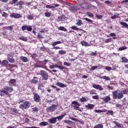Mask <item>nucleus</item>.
I'll return each mask as SVG.
<instances>
[{
	"label": "nucleus",
	"mask_w": 128,
	"mask_h": 128,
	"mask_svg": "<svg viewBox=\"0 0 128 128\" xmlns=\"http://www.w3.org/2000/svg\"><path fill=\"white\" fill-rule=\"evenodd\" d=\"M98 68V66H92L91 68V70H96V68Z\"/></svg>",
	"instance_id": "e2e57ef3"
},
{
	"label": "nucleus",
	"mask_w": 128,
	"mask_h": 128,
	"mask_svg": "<svg viewBox=\"0 0 128 128\" xmlns=\"http://www.w3.org/2000/svg\"><path fill=\"white\" fill-rule=\"evenodd\" d=\"M64 66H70V64L68 63V62H64Z\"/></svg>",
	"instance_id": "0e129e2a"
},
{
	"label": "nucleus",
	"mask_w": 128,
	"mask_h": 128,
	"mask_svg": "<svg viewBox=\"0 0 128 128\" xmlns=\"http://www.w3.org/2000/svg\"><path fill=\"white\" fill-rule=\"evenodd\" d=\"M80 6L82 8H84V10H88V8H90L88 4L86 2L80 4Z\"/></svg>",
	"instance_id": "9b49d317"
},
{
	"label": "nucleus",
	"mask_w": 128,
	"mask_h": 128,
	"mask_svg": "<svg viewBox=\"0 0 128 128\" xmlns=\"http://www.w3.org/2000/svg\"><path fill=\"white\" fill-rule=\"evenodd\" d=\"M104 128V125L102 124H98V125H96L94 126V128Z\"/></svg>",
	"instance_id": "72a5a7b5"
},
{
	"label": "nucleus",
	"mask_w": 128,
	"mask_h": 128,
	"mask_svg": "<svg viewBox=\"0 0 128 128\" xmlns=\"http://www.w3.org/2000/svg\"><path fill=\"white\" fill-rule=\"evenodd\" d=\"M27 30L28 32H32V26H27Z\"/></svg>",
	"instance_id": "3c124183"
},
{
	"label": "nucleus",
	"mask_w": 128,
	"mask_h": 128,
	"mask_svg": "<svg viewBox=\"0 0 128 128\" xmlns=\"http://www.w3.org/2000/svg\"><path fill=\"white\" fill-rule=\"evenodd\" d=\"M104 100V102H110V96H106Z\"/></svg>",
	"instance_id": "c9c22d12"
},
{
	"label": "nucleus",
	"mask_w": 128,
	"mask_h": 128,
	"mask_svg": "<svg viewBox=\"0 0 128 128\" xmlns=\"http://www.w3.org/2000/svg\"><path fill=\"white\" fill-rule=\"evenodd\" d=\"M48 122H50V124H56V117L52 118L48 120Z\"/></svg>",
	"instance_id": "4468645a"
},
{
	"label": "nucleus",
	"mask_w": 128,
	"mask_h": 128,
	"mask_svg": "<svg viewBox=\"0 0 128 128\" xmlns=\"http://www.w3.org/2000/svg\"><path fill=\"white\" fill-rule=\"evenodd\" d=\"M55 110H56V106L52 105L49 108H46L47 112H54Z\"/></svg>",
	"instance_id": "6e6552de"
},
{
	"label": "nucleus",
	"mask_w": 128,
	"mask_h": 128,
	"mask_svg": "<svg viewBox=\"0 0 128 128\" xmlns=\"http://www.w3.org/2000/svg\"><path fill=\"white\" fill-rule=\"evenodd\" d=\"M20 58L23 62H28V58L26 56H22L20 57Z\"/></svg>",
	"instance_id": "dca6fc26"
},
{
	"label": "nucleus",
	"mask_w": 128,
	"mask_h": 128,
	"mask_svg": "<svg viewBox=\"0 0 128 128\" xmlns=\"http://www.w3.org/2000/svg\"><path fill=\"white\" fill-rule=\"evenodd\" d=\"M96 18H97L98 20H100V18H102V15H96Z\"/></svg>",
	"instance_id": "69168bd1"
},
{
	"label": "nucleus",
	"mask_w": 128,
	"mask_h": 128,
	"mask_svg": "<svg viewBox=\"0 0 128 128\" xmlns=\"http://www.w3.org/2000/svg\"><path fill=\"white\" fill-rule=\"evenodd\" d=\"M51 88H56V92H58V90H60V88H56L54 85H50Z\"/></svg>",
	"instance_id": "79ce46f5"
},
{
	"label": "nucleus",
	"mask_w": 128,
	"mask_h": 128,
	"mask_svg": "<svg viewBox=\"0 0 128 128\" xmlns=\"http://www.w3.org/2000/svg\"><path fill=\"white\" fill-rule=\"evenodd\" d=\"M113 94V98L115 100H120L124 98V94L122 92L118 93V90H115L112 92Z\"/></svg>",
	"instance_id": "f03ea898"
},
{
	"label": "nucleus",
	"mask_w": 128,
	"mask_h": 128,
	"mask_svg": "<svg viewBox=\"0 0 128 128\" xmlns=\"http://www.w3.org/2000/svg\"><path fill=\"white\" fill-rule=\"evenodd\" d=\"M28 20H34V16L32 15H28L27 16Z\"/></svg>",
	"instance_id": "49530a36"
},
{
	"label": "nucleus",
	"mask_w": 128,
	"mask_h": 128,
	"mask_svg": "<svg viewBox=\"0 0 128 128\" xmlns=\"http://www.w3.org/2000/svg\"><path fill=\"white\" fill-rule=\"evenodd\" d=\"M36 79H38V77H34V78L31 80L30 82L31 84H38V80H36Z\"/></svg>",
	"instance_id": "2eb2a0df"
},
{
	"label": "nucleus",
	"mask_w": 128,
	"mask_h": 128,
	"mask_svg": "<svg viewBox=\"0 0 128 128\" xmlns=\"http://www.w3.org/2000/svg\"><path fill=\"white\" fill-rule=\"evenodd\" d=\"M20 14H14L13 13L12 14L10 15V17L11 18H20Z\"/></svg>",
	"instance_id": "ddd939ff"
},
{
	"label": "nucleus",
	"mask_w": 128,
	"mask_h": 128,
	"mask_svg": "<svg viewBox=\"0 0 128 128\" xmlns=\"http://www.w3.org/2000/svg\"><path fill=\"white\" fill-rule=\"evenodd\" d=\"M64 116H66V114H64L62 116H58L56 117V120H62V118H64Z\"/></svg>",
	"instance_id": "5701e85b"
},
{
	"label": "nucleus",
	"mask_w": 128,
	"mask_h": 128,
	"mask_svg": "<svg viewBox=\"0 0 128 128\" xmlns=\"http://www.w3.org/2000/svg\"><path fill=\"white\" fill-rule=\"evenodd\" d=\"M32 112H37L38 110V108H36V107H35V108H32Z\"/></svg>",
	"instance_id": "bf43d9fd"
},
{
	"label": "nucleus",
	"mask_w": 128,
	"mask_h": 128,
	"mask_svg": "<svg viewBox=\"0 0 128 128\" xmlns=\"http://www.w3.org/2000/svg\"><path fill=\"white\" fill-rule=\"evenodd\" d=\"M92 88L96 90H104V88H102V86L100 84H94L92 85Z\"/></svg>",
	"instance_id": "1a4fd4ad"
},
{
	"label": "nucleus",
	"mask_w": 128,
	"mask_h": 128,
	"mask_svg": "<svg viewBox=\"0 0 128 128\" xmlns=\"http://www.w3.org/2000/svg\"><path fill=\"white\" fill-rule=\"evenodd\" d=\"M2 66H6L7 64H8V60H3L2 62Z\"/></svg>",
	"instance_id": "412c9836"
},
{
	"label": "nucleus",
	"mask_w": 128,
	"mask_h": 128,
	"mask_svg": "<svg viewBox=\"0 0 128 128\" xmlns=\"http://www.w3.org/2000/svg\"><path fill=\"white\" fill-rule=\"evenodd\" d=\"M40 50L42 52H45L46 51V47L44 46H43L40 48Z\"/></svg>",
	"instance_id": "338daca9"
},
{
	"label": "nucleus",
	"mask_w": 128,
	"mask_h": 128,
	"mask_svg": "<svg viewBox=\"0 0 128 128\" xmlns=\"http://www.w3.org/2000/svg\"><path fill=\"white\" fill-rule=\"evenodd\" d=\"M67 6H70V10H72V12H76V10H78V7H76V6L74 4L68 3Z\"/></svg>",
	"instance_id": "0eeeda50"
},
{
	"label": "nucleus",
	"mask_w": 128,
	"mask_h": 128,
	"mask_svg": "<svg viewBox=\"0 0 128 128\" xmlns=\"http://www.w3.org/2000/svg\"><path fill=\"white\" fill-rule=\"evenodd\" d=\"M34 101L35 102H40L42 99L40 98V96L37 92H34Z\"/></svg>",
	"instance_id": "39448f33"
},
{
	"label": "nucleus",
	"mask_w": 128,
	"mask_h": 128,
	"mask_svg": "<svg viewBox=\"0 0 128 128\" xmlns=\"http://www.w3.org/2000/svg\"><path fill=\"white\" fill-rule=\"evenodd\" d=\"M48 122H42L40 123V126H48Z\"/></svg>",
	"instance_id": "a878e982"
},
{
	"label": "nucleus",
	"mask_w": 128,
	"mask_h": 128,
	"mask_svg": "<svg viewBox=\"0 0 128 128\" xmlns=\"http://www.w3.org/2000/svg\"><path fill=\"white\" fill-rule=\"evenodd\" d=\"M24 4V2L22 1H20L16 4V6H22V4Z\"/></svg>",
	"instance_id": "c03bdc74"
},
{
	"label": "nucleus",
	"mask_w": 128,
	"mask_h": 128,
	"mask_svg": "<svg viewBox=\"0 0 128 128\" xmlns=\"http://www.w3.org/2000/svg\"><path fill=\"white\" fill-rule=\"evenodd\" d=\"M100 78H103L104 80H110V78H109L108 76H102L100 77Z\"/></svg>",
	"instance_id": "7c9ffc66"
},
{
	"label": "nucleus",
	"mask_w": 128,
	"mask_h": 128,
	"mask_svg": "<svg viewBox=\"0 0 128 128\" xmlns=\"http://www.w3.org/2000/svg\"><path fill=\"white\" fill-rule=\"evenodd\" d=\"M20 40H22L23 42H28V38L26 37L21 36L19 38Z\"/></svg>",
	"instance_id": "c85d7f7f"
},
{
	"label": "nucleus",
	"mask_w": 128,
	"mask_h": 128,
	"mask_svg": "<svg viewBox=\"0 0 128 128\" xmlns=\"http://www.w3.org/2000/svg\"><path fill=\"white\" fill-rule=\"evenodd\" d=\"M57 68H60V70H68V68L66 67V66H58L57 65Z\"/></svg>",
	"instance_id": "cd10ccee"
},
{
	"label": "nucleus",
	"mask_w": 128,
	"mask_h": 128,
	"mask_svg": "<svg viewBox=\"0 0 128 128\" xmlns=\"http://www.w3.org/2000/svg\"><path fill=\"white\" fill-rule=\"evenodd\" d=\"M80 100L82 102H86V98L82 97V98L80 99Z\"/></svg>",
	"instance_id": "680f3d73"
},
{
	"label": "nucleus",
	"mask_w": 128,
	"mask_h": 128,
	"mask_svg": "<svg viewBox=\"0 0 128 128\" xmlns=\"http://www.w3.org/2000/svg\"><path fill=\"white\" fill-rule=\"evenodd\" d=\"M8 84L10 86H16V79H11L9 80Z\"/></svg>",
	"instance_id": "9d476101"
},
{
	"label": "nucleus",
	"mask_w": 128,
	"mask_h": 128,
	"mask_svg": "<svg viewBox=\"0 0 128 128\" xmlns=\"http://www.w3.org/2000/svg\"><path fill=\"white\" fill-rule=\"evenodd\" d=\"M18 0H12L11 2V4H16L18 2Z\"/></svg>",
	"instance_id": "13d9d810"
},
{
	"label": "nucleus",
	"mask_w": 128,
	"mask_h": 128,
	"mask_svg": "<svg viewBox=\"0 0 128 128\" xmlns=\"http://www.w3.org/2000/svg\"><path fill=\"white\" fill-rule=\"evenodd\" d=\"M46 8H54V6L52 5H46Z\"/></svg>",
	"instance_id": "6e6d98bb"
},
{
	"label": "nucleus",
	"mask_w": 128,
	"mask_h": 128,
	"mask_svg": "<svg viewBox=\"0 0 128 128\" xmlns=\"http://www.w3.org/2000/svg\"><path fill=\"white\" fill-rule=\"evenodd\" d=\"M56 86H59V88H66V84L60 82H58L56 84Z\"/></svg>",
	"instance_id": "f3484780"
},
{
	"label": "nucleus",
	"mask_w": 128,
	"mask_h": 128,
	"mask_svg": "<svg viewBox=\"0 0 128 128\" xmlns=\"http://www.w3.org/2000/svg\"><path fill=\"white\" fill-rule=\"evenodd\" d=\"M64 122H65V124H74V122L70 120H64Z\"/></svg>",
	"instance_id": "58836bf2"
},
{
	"label": "nucleus",
	"mask_w": 128,
	"mask_h": 128,
	"mask_svg": "<svg viewBox=\"0 0 128 128\" xmlns=\"http://www.w3.org/2000/svg\"><path fill=\"white\" fill-rule=\"evenodd\" d=\"M94 112H97L98 114H100V112H108V110H106V109H104L103 110H94Z\"/></svg>",
	"instance_id": "a211bd4d"
},
{
	"label": "nucleus",
	"mask_w": 128,
	"mask_h": 128,
	"mask_svg": "<svg viewBox=\"0 0 128 128\" xmlns=\"http://www.w3.org/2000/svg\"><path fill=\"white\" fill-rule=\"evenodd\" d=\"M120 24L122 26H123L124 28H128V24H127L126 22H120Z\"/></svg>",
	"instance_id": "b1692460"
},
{
	"label": "nucleus",
	"mask_w": 128,
	"mask_h": 128,
	"mask_svg": "<svg viewBox=\"0 0 128 128\" xmlns=\"http://www.w3.org/2000/svg\"><path fill=\"white\" fill-rule=\"evenodd\" d=\"M44 14H45V16H46V18H50V16H52V12H45Z\"/></svg>",
	"instance_id": "c756f323"
},
{
	"label": "nucleus",
	"mask_w": 128,
	"mask_h": 128,
	"mask_svg": "<svg viewBox=\"0 0 128 128\" xmlns=\"http://www.w3.org/2000/svg\"><path fill=\"white\" fill-rule=\"evenodd\" d=\"M0 92L3 94H6V96H10V92H14V88L8 86H5L2 90H0Z\"/></svg>",
	"instance_id": "f257e3e1"
},
{
	"label": "nucleus",
	"mask_w": 128,
	"mask_h": 128,
	"mask_svg": "<svg viewBox=\"0 0 128 128\" xmlns=\"http://www.w3.org/2000/svg\"><path fill=\"white\" fill-rule=\"evenodd\" d=\"M72 104H74L72 106L74 108V110H78V108H80V103H78L76 100L72 102Z\"/></svg>",
	"instance_id": "423d86ee"
},
{
	"label": "nucleus",
	"mask_w": 128,
	"mask_h": 128,
	"mask_svg": "<svg viewBox=\"0 0 128 128\" xmlns=\"http://www.w3.org/2000/svg\"><path fill=\"white\" fill-rule=\"evenodd\" d=\"M2 16H4V18H6L7 16H8V14L6 12H3V14H2Z\"/></svg>",
	"instance_id": "5fc2aeb1"
},
{
	"label": "nucleus",
	"mask_w": 128,
	"mask_h": 128,
	"mask_svg": "<svg viewBox=\"0 0 128 128\" xmlns=\"http://www.w3.org/2000/svg\"><path fill=\"white\" fill-rule=\"evenodd\" d=\"M59 54H66V52L64 50H60L58 51Z\"/></svg>",
	"instance_id": "e433bc0d"
},
{
	"label": "nucleus",
	"mask_w": 128,
	"mask_h": 128,
	"mask_svg": "<svg viewBox=\"0 0 128 128\" xmlns=\"http://www.w3.org/2000/svg\"><path fill=\"white\" fill-rule=\"evenodd\" d=\"M58 65H50V70H52L54 68H57Z\"/></svg>",
	"instance_id": "8fccbe9b"
},
{
	"label": "nucleus",
	"mask_w": 128,
	"mask_h": 128,
	"mask_svg": "<svg viewBox=\"0 0 128 128\" xmlns=\"http://www.w3.org/2000/svg\"><path fill=\"white\" fill-rule=\"evenodd\" d=\"M113 123L116 126L117 128H121L122 126L120 124L117 122L114 121L113 122Z\"/></svg>",
	"instance_id": "ea45409f"
},
{
	"label": "nucleus",
	"mask_w": 128,
	"mask_h": 128,
	"mask_svg": "<svg viewBox=\"0 0 128 128\" xmlns=\"http://www.w3.org/2000/svg\"><path fill=\"white\" fill-rule=\"evenodd\" d=\"M84 20H86V22H90V23H92V20L90 19V18H84Z\"/></svg>",
	"instance_id": "864d4df0"
},
{
	"label": "nucleus",
	"mask_w": 128,
	"mask_h": 128,
	"mask_svg": "<svg viewBox=\"0 0 128 128\" xmlns=\"http://www.w3.org/2000/svg\"><path fill=\"white\" fill-rule=\"evenodd\" d=\"M86 14H87V16H89V18H94V14H92L90 12H87Z\"/></svg>",
	"instance_id": "a19ab883"
},
{
	"label": "nucleus",
	"mask_w": 128,
	"mask_h": 128,
	"mask_svg": "<svg viewBox=\"0 0 128 128\" xmlns=\"http://www.w3.org/2000/svg\"><path fill=\"white\" fill-rule=\"evenodd\" d=\"M62 44V42L56 41V42H55L54 43H52V46H56V44Z\"/></svg>",
	"instance_id": "2f4dec72"
},
{
	"label": "nucleus",
	"mask_w": 128,
	"mask_h": 128,
	"mask_svg": "<svg viewBox=\"0 0 128 128\" xmlns=\"http://www.w3.org/2000/svg\"><path fill=\"white\" fill-rule=\"evenodd\" d=\"M70 28H72V30H82V29H80L76 26H72L70 27Z\"/></svg>",
	"instance_id": "aec40b11"
},
{
	"label": "nucleus",
	"mask_w": 128,
	"mask_h": 128,
	"mask_svg": "<svg viewBox=\"0 0 128 128\" xmlns=\"http://www.w3.org/2000/svg\"><path fill=\"white\" fill-rule=\"evenodd\" d=\"M40 74L42 76V80H48V74L46 71L41 70H40Z\"/></svg>",
	"instance_id": "7ed1b4c3"
},
{
	"label": "nucleus",
	"mask_w": 128,
	"mask_h": 128,
	"mask_svg": "<svg viewBox=\"0 0 128 128\" xmlns=\"http://www.w3.org/2000/svg\"><path fill=\"white\" fill-rule=\"evenodd\" d=\"M58 19L60 22H64V20H66V16L62 15L60 16H58Z\"/></svg>",
	"instance_id": "6ab92c4d"
},
{
	"label": "nucleus",
	"mask_w": 128,
	"mask_h": 128,
	"mask_svg": "<svg viewBox=\"0 0 128 128\" xmlns=\"http://www.w3.org/2000/svg\"><path fill=\"white\" fill-rule=\"evenodd\" d=\"M30 103L28 101H26L23 104H20V108L22 110H26V108H30Z\"/></svg>",
	"instance_id": "20e7f679"
},
{
	"label": "nucleus",
	"mask_w": 128,
	"mask_h": 128,
	"mask_svg": "<svg viewBox=\"0 0 128 128\" xmlns=\"http://www.w3.org/2000/svg\"><path fill=\"white\" fill-rule=\"evenodd\" d=\"M13 112H15V114H18V110L16 108H13Z\"/></svg>",
	"instance_id": "774afa93"
},
{
	"label": "nucleus",
	"mask_w": 128,
	"mask_h": 128,
	"mask_svg": "<svg viewBox=\"0 0 128 128\" xmlns=\"http://www.w3.org/2000/svg\"><path fill=\"white\" fill-rule=\"evenodd\" d=\"M85 106L88 110H94V104H88V105H86Z\"/></svg>",
	"instance_id": "f8f14e48"
},
{
	"label": "nucleus",
	"mask_w": 128,
	"mask_h": 128,
	"mask_svg": "<svg viewBox=\"0 0 128 128\" xmlns=\"http://www.w3.org/2000/svg\"><path fill=\"white\" fill-rule=\"evenodd\" d=\"M27 28H28V26H24L22 27V30L23 31L26 30H27Z\"/></svg>",
	"instance_id": "4d7b16f0"
},
{
	"label": "nucleus",
	"mask_w": 128,
	"mask_h": 128,
	"mask_svg": "<svg viewBox=\"0 0 128 128\" xmlns=\"http://www.w3.org/2000/svg\"><path fill=\"white\" fill-rule=\"evenodd\" d=\"M127 48H128V47H126V46H122V47H120L118 48V50H120V51L124 50H126Z\"/></svg>",
	"instance_id": "4c0bfd02"
},
{
	"label": "nucleus",
	"mask_w": 128,
	"mask_h": 128,
	"mask_svg": "<svg viewBox=\"0 0 128 128\" xmlns=\"http://www.w3.org/2000/svg\"><path fill=\"white\" fill-rule=\"evenodd\" d=\"M6 30H12V26H8L5 27Z\"/></svg>",
	"instance_id": "09e8293b"
},
{
	"label": "nucleus",
	"mask_w": 128,
	"mask_h": 128,
	"mask_svg": "<svg viewBox=\"0 0 128 128\" xmlns=\"http://www.w3.org/2000/svg\"><path fill=\"white\" fill-rule=\"evenodd\" d=\"M70 120H74V122H79L78 119L74 117L70 116Z\"/></svg>",
	"instance_id": "37998d69"
},
{
	"label": "nucleus",
	"mask_w": 128,
	"mask_h": 128,
	"mask_svg": "<svg viewBox=\"0 0 128 128\" xmlns=\"http://www.w3.org/2000/svg\"><path fill=\"white\" fill-rule=\"evenodd\" d=\"M112 42V38H109L105 40L104 42L108 44V42Z\"/></svg>",
	"instance_id": "603ef678"
},
{
	"label": "nucleus",
	"mask_w": 128,
	"mask_h": 128,
	"mask_svg": "<svg viewBox=\"0 0 128 128\" xmlns=\"http://www.w3.org/2000/svg\"><path fill=\"white\" fill-rule=\"evenodd\" d=\"M59 30H62V32H66L68 30L66 28H65L64 26H60L58 28Z\"/></svg>",
	"instance_id": "f704fd0d"
},
{
	"label": "nucleus",
	"mask_w": 128,
	"mask_h": 128,
	"mask_svg": "<svg viewBox=\"0 0 128 128\" xmlns=\"http://www.w3.org/2000/svg\"><path fill=\"white\" fill-rule=\"evenodd\" d=\"M76 26H80L82 24V21L80 20H77V22L76 23Z\"/></svg>",
	"instance_id": "393cba45"
},
{
	"label": "nucleus",
	"mask_w": 128,
	"mask_h": 128,
	"mask_svg": "<svg viewBox=\"0 0 128 128\" xmlns=\"http://www.w3.org/2000/svg\"><path fill=\"white\" fill-rule=\"evenodd\" d=\"M122 62H126V63H128V59L126 58L123 56L122 58Z\"/></svg>",
	"instance_id": "473e14b6"
},
{
	"label": "nucleus",
	"mask_w": 128,
	"mask_h": 128,
	"mask_svg": "<svg viewBox=\"0 0 128 128\" xmlns=\"http://www.w3.org/2000/svg\"><path fill=\"white\" fill-rule=\"evenodd\" d=\"M122 92H123V94H128V89L124 90L122 91Z\"/></svg>",
	"instance_id": "de8ad7c7"
},
{
	"label": "nucleus",
	"mask_w": 128,
	"mask_h": 128,
	"mask_svg": "<svg viewBox=\"0 0 128 128\" xmlns=\"http://www.w3.org/2000/svg\"><path fill=\"white\" fill-rule=\"evenodd\" d=\"M110 114L111 116H114V112L112 110H109L108 111V112L106 113V114Z\"/></svg>",
	"instance_id": "a18cd8bd"
},
{
	"label": "nucleus",
	"mask_w": 128,
	"mask_h": 128,
	"mask_svg": "<svg viewBox=\"0 0 128 128\" xmlns=\"http://www.w3.org/2000/svg\"><path fill=\"white\" fill-rule=\"evenodd\" d=\"M80 44L82 46H88V42H86V41H81Z\"/></svg>",
	"instance_id": "bb28decb"
},
{
	"label": "nucleus",
	"mask_w": 128,
	"mask_h": 128,
	"mask_svg": "<svg viewBox=\"0 0 128 128\" xmlns=\"http://www.w3.org/2000/svg\"><path fill=\"white\" fill-rule=\"evenodd\" d=\"M7 60H8V62H10V64H14V62H15L14 59L12 58H10V57H8L7 58Z\"/></svg>",
	"instance_id": "4be33fe9"
},
{
	"label": "nucleus",
	"mask_w": 128,
	"mask_h": 128,
	"mask_svg": "<svg viewBox=\"0 0 128 128\" xmlns=\"http://www.w3.org/2000/svg\"><path fill=\"white\" fill-rule=\"evenodd\" d=\"M92 98L94 100H98V95L93 96Z\"/></svg>",
	"instance_id": "052dcab7"
}]
</instances>
